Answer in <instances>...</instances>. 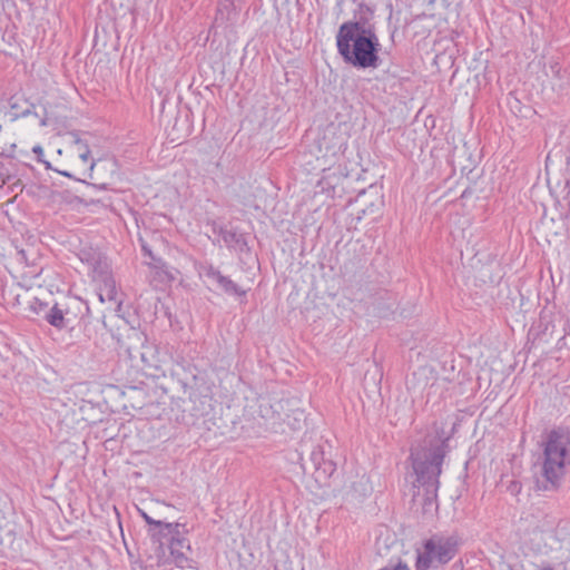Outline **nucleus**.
Here are the masks:
<instances>
[{"mask_svg": "<svg viewBox=\"0 0 570 570\" xmlns=\"http://www.w3.org/2000/svg\"><path fill=\"white\" fill-rule=\"evenodd\" d=\"M331 168H323V176L317 181V188L321 193L327 196H333L336 185L340 183L341 177L335 173H330Z\"/></svg>", "mask_w": 570, "mask_h": 570, "instance_id": "9b49d317", "label": "nucleus"}, {"mask_svg": "<svg viewBox=\"0 0 570 570\" xmlns=\"http://www.w3.org/2000/svg\"><path fill=\"white\" fill-rule=\"evenodd\" d=\"M65 309L59 306V304H55L46 313V321L53 327L58 330L66 328L68 325V321L65 317Z\"/></svg>", "mask_w": 570, "mask_h": 570, "instance_id": "f8f14e48", "label": "nucleus"}, {"mask_svg": "<svg viewBox=\"0 0 570 570\" xmlns=\"http://www.w3.org/2000/svg\"><path fill=\"white\" fill-rule=\"evenodd\" d=\"M374 13V10L368 4L361 2L357 6V9L355 11V21H346L345 23H361L363 29H374L371 24H368V21L371 20L372 16Z\"/></svg>", "mask_w": 570, "mask_h": 570, "instance_id": "ddd939ff", "label": "nucleus"}, {"mask_svg": "<svg viewBox=\"0 0 570 570\" xmlns=\"http://www.w3.org/2000/svg\"><path fill=\"white\" fill-rule=\"evenodd\" d=\"M179 524L178 523H168L159 521V524H155V529H150V535L153 540L163 542V539H173V537L179 535Z\"/></svg>", "mask_w": 570, "mask_h": 570, "instance_id": "1a4fd4ad", "label": "nucleus"}, {"mask_svg": "<svg viewBox=\"0 0 570 570\" xmlns=\"http://www.w3.org/2000/svg\"><path fill=\"white\" fill-rule=\"evenodd\" d=\"M202 274L210 282L215 283L226 294L237 296H244L246 294V291L242 289L236 283H234L227 276H224L213 265L204 266Z\"/></svg>", "mask_w": 570, "mask_h": 570, "instance_id": "423d86ee", "label": "nucleus"}, {"mask_svg": "<svg viewBox=\"0 0 570 570\" xmlns=\"http://www.w3.org/2000/svg\"><path fill=\"white\" fill-rule=\"evenodd\" d=\"M92 278L99 285L98 295L101 302H112L117 299L118 292L116 281L112 277L107 265H104V268L100 269L95 268V274L92 275Z\"/></svg>", "mask_w": 570, "mask_h": 570, "instance_id": "39448f33", "label": "nucleus"}, {"mask_svg": "<svg viewBox=\"0 0 570 570\" xmlns=\"http://www.w3.org/2000/svg\"><path fill=\"white\" fill-rule=\"evenodd\" d=\"M59 174L66 176V177H71V174H69L68 171H59Z\"/></svg>", "mask_w": 570, "mask_h": 570, "instance_id": "393cba45", "label": "nucleus"}, {"mask_svg": "<svg viewBox=\"0 0 570 570\" xmlns=\"http://www.w3.org/2000/svg\"><path fill=\"white\" fill-rule=\"evenodd\" d=\"M541 570H554L552 567H544Z\"/></svg>", "mask_w": 570, "mask_h": 570, "instance_id": "a878e982", "label": "nucleus"}, {"mask_svg": "<svg viewBox=\"0 0 570 570\" xmlns=\"http://www.w3.org/2000/svg\"><path fill=\"white\" fill-rule=\"evenodd\" d=\"M139 357L141 361L142 370H155L161 368L164 363V356L160 353L157 345L153 343L142 344L139 351Z\"/></svg>", "mask_w": 570, "mask_h": 570, "instance_id": "6e6552de", "label": "nucleus"}, {"mask_svg": "<svg viewBox=\"0 0 570 570\" xmlns=\"http://www.w3.org/2000/svg\"><path fill=\"white\" fill-rule=\"evenodd\" d=\"M570 466V430L556 428L542 441L540 470L535 487L541 491H557Z\"/></svg>", "mask_w": 570, "mask_h": 570, "instance_id": "f257e3e1", "label": "nucleus"}, {"mask_svg": "<svg viewBox=\"0 0 570 570\" xmlns=\"http://www.w3.org/2000/svg\"><path fill=\"white\" fill-rule=\"evenodd\" d=\"M75 148L77 153L79 154V150L89 149L88 145L83 142L81 139L77 138L75 140Z\"/></svg>", "mask_w": 570, "mask_h": 570, "instance_id": "aec40b11", "label": "nucleus"}, {"mask_svg": "<svg viewBox=\"0 0 570 570\" xmlns=\"http://www.w3.org/2000/svg\"><path fill=\"white\" fill-rule=\"evenodd\" d=\"M40 273H41V268H40L39 271H35V272L30 273V275H31L32 277H37V276H39V275H40Z\"/></svg>", "mask_w": 570, "mask_h": 570, "instance_id": "5701e85b", "label": "nucleus"}, {"mask_svg": "<svg viewBox=\"0 0 570 570\" xmlns=\"http://www.w3.org/2000/svg\"><path fill=\"white\" fill-rule=\"evenodd\" d=\"M79 258L81 262L86 263L90 268H92V275L95 274V268L100 269L104 268L106 263H102L99 253L95 250H81L79 254Z\"/></svg>", "mask_w": 570, "mask_h": 570, "instance_id": "2eb2a0df", "label": "nucleus"}, {"mask_svg": "<svg viewBox=\"0 0 570 570\" xmlns=\"http://www.w3.org/2000/svg\"><path fill=\"white\" fill-rule=\"evenodd\" d=\"M45 307H47V304L42 303L41 301L39 299H35L33 303H32V308L35 312L39 313L40 311H42Z\"/></svg>", "mask_w": 570, "mask_h": 570, "instance_id": "6ab92c4d", "label": "nucleus"}, {"mask_svg": "<svg viewBox=\"0 0 570 570\" xmlns=\"http://www.w3.org/2000/svg\"><path fill=\"white\" fill-rule=\"evenodd\" d=\"M32 151H33V154H36V155H37V160H38V161H40V163H42V164H45V165H46V168H50V167H51V166H50V163H49V161H46V160L43 159V155H45V154H43V149H42V147H41L40 145H36V146H33Z\"/></svg>", "mask_w": 570, "mask_h": 570, "instance_id": "dca6fc26", "label": "nucleus"}, {"mask_svg": "<svg viewBox=\"0 0 570 570\" xmlns=\"http://www.w3.org/2000/svg\"><path fill=\"white\" fill-rule=\"evenodd\" d=\"M230 2H234V0H229Z\"/></svg>", "mask_w": 570, "mask_h": 570, "instance_id": "bb28decb", "label": "nucleus"}, {"mask_svg": "<svg viewBox=\"0 0 570 570\" xmlns=\"http://www.w3.org/2000/svg\"><path fill=\"white\" fill-rule=\"evenodd\" d=\"M459 537L455 534H434L423 543L422 551H417L416 570H431L449 563L459 551Z\"/></svg>", "mask_w": 570, "mask_h": 570, "instance_id": "7ed1b4c3", "label": "nucleus"}, {"mask_svg": "<svg viewBox=\"0 0 570 570\" xmlns=\"http://www.w3.org/2000/svg\"><path fill=\"white\" fill-rule=\"evenodd\" d=\"M139 512H140L141 518L145 520V522H146L147 524H149V525H154V527H155V524H159V521H158V520L153 519V518H151V517H149L145 511H141V510H140Z\"/></svg>", "mask_w": 570, "mask_h": 570, "instance_id": "f3484780", "label": "nucleus"}, {"mask_svg": "<svg viewBox=\"0 0 570 570\" xmlns=\"http://www.w3.org/2000/svg\"><path fill=\"white\" fill-rule=\"evenodd\" d=\"M95 166H96V163L94 160H91L90 165H89V170L90 171L94 170Z\"/></svg>", "mask_w": 570, "mask_h": 570, "instance_id": "b1692460", "label": "nucleus"}, {"mask_svg": "<svg viewBox=\"0 0 570 570\" xmlns=\"http://www.w3.org/2000/svg\"><path fill=\"white\" fill-rule=\"evenodd\" d=\"M141 249L146 256L150 257L151 259H155L150 248L147 245L142 244Z\"/></svg>", "mask_w": 570, "mask_h": 570, "instance_id": "4be33fe9", "label": "nucleus"}, {"mask_svg": "<svg viewBox=\"0 0 570 570\" xmlns=\"http://www.w3.org/2000/svg\"><path fill=\"white\" fill-rule=\"evenodd\" d=\"M170 557L174 563L180 568H191V559L186 551H190V546L185 537H173L169 542Z\"/></svg>", "mask_w": 570, "mask_h": 570, "instance_id": "0eeeda50", "label": "nucleus"}, {"mask_svg": "<svg viewBox=\"0 0 570 570\" xmlns=\"http://www.w3.org/2000/svg\"><path fill=\"white\" fill-rule=\"evenodd\" d=\"M449 439L442 440L441 444L435 446L429 459L413 460V469L416 474L417 482L426 489V500L431 502L436 499L440 485L439 476L442 472V463L446 454Z\"/></svg>", "mask_w": 570, "mask_h": 570, "instance_id": "20e7f679", "label": "nucleus"}, {"mask_svg": "<svg viewBox=\"0 0 570 570\" xmlns=\"http://www.w3.org/2000/svg\"><path fill=\"white\" fill-rule=\"evenodd\" d=\"M17 255L18 261L23 262L28 265L27 252L24 249L19 250Z\"/></svg>", "mask_w": 570, "mask_h": 570, "instance_id": "412c9836", "label": "nucleus"}, {"mask_svg": "<svg viewBox=\"0 0 570 570\" xmlns=\"http://www.w3.org/2000/svg\"><path fill=\"white\" fill-rule=\"evenodd\" d=\"M309 458L315 470L323 469L325 473L330 474L335 470L334 464L331 461H325L324 451L321 446H315L312 450Z\"/></svg>", "mask_w": 570, "mask_h": 570, "instance_id": "4468645a", "label": "nucleus"}, {"mask_svg": "<svg viewBox=\"0 0 570 570\" xmlns=\"http://www.w3.org/2000/svg\"><path fill=\"white\" fill-rule=\"evenodd\" d=\"M338 53L346 63L358 69L377 68L381 43L374 29L360 23H342L336 35Z\"/></svg>", "mask_w": 570, "mask_h": 570, "instance_id": "f03ea898", "label": "nucleus"}, {"mask_svg": "<svg viewBox=\"0 0 570 570\" xmlns=\"http://www.w3.org/2000/svg\"><path fill=\"white\" fill-rule=\"evenodd\" d=\"M218 235L223 243L230 249L243 250L244 246H246L243 235L234 229L220 228Z\"/></svg>", "mask_w": 570, "mask_h": 570, "instance_id": "9d476101", "label": "nucleus"}, {"mask_svg": "<svg viewBox=\"0 0 570 570\" xmlns=\"http://www.w3.org/2000/svg\"><path fill=\"white\" fill-rule=\"evenodd\" d=\"M78 157L82 163L87 164L90 159V149L79 150Z\"/></svg>", "mask_w": 570, "mask_h": 570, "instance_id": "a211bd4d", "label": "nucleus"}]
</instances>
